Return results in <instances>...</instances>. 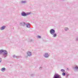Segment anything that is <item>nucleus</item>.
I'll return each instance as SVG.
<instances>
[{"instance_id":"ddd939ff","label":"nucleus","mask_w":78,"mask_h":78,"mask_svg":"<svg viewBox=\"0 0 78 78\" xmlns=\"http://www.w3.org/2000/svg\"><path fill=\"white\" fill-rule=\"evenodd\" d=\"M64 30H65V31H67V30H69V28H68L67 27H65Z\"/></svg>"},{"instance_id":"b1692460","label":"nucleus","mask_w":78,"mask_h":78,"mask_svg":"<svg viewBox=\"0 0 78 78\" xmlns=\"http://www.w3.org/2000/svg\"><path fill=\"white\" fill-rule=\"evenodd\" d=\"M67 70H69V69H67Z\"/></svg>"},{"instance_id":"aec40b11","label":"nucleus","mask_w":78,"mask_h":78,"mask_svg":"<svg viewBox=\"0 0 78 78\" xmlns=\"http://www.w3.org/2000/svg\"><path fill=\"white\" fill-rule=\"evenodd\" d=\"M2 62V58H0V62Z\"/></svg>"},{"instance_id":"1a4fd4ad","label":"nucleus","mask_w":78,"mask_h":78,"mask_svg":"<svg viewBox=\"0 0 78 78\" xmlns=\"http://www.w3.org/2000/svg\"><path fill=\"white\" fill-rule=\"evenodd\" d=\"M25 25H26L25 23H21V25L23 26V27H24Z\"/></svg>"},{"instance_id":"5701e85b","label":"nucleus","mask_w":78,"mask_h":78,"mask_svg":"<svg viewBox=\"0 0 78 78\" xmlns=\"http://www.w3.org/2000/svg\"><path fill=\"white\" fill-rule=\"evenodd\" d=\"M2 69H5V68H2Z\"/></svg>"},{"instance_id":"39448f33","label":"nucleus","mask_w":78,"mask_h":78,"mask_svg":"<svg viewBox=\"0 0 78 78\" xmlns=\"http://www.w3.org/2000/svg\"><path fill=\"white\" fill-rule=\"evenodd\" d=\"M43 56L46 58H48L49 57V55L48 53H45L44 54Z\"/></svg>"},{"instance_id":"f03ea898","label":"nucleus","mask_w":78,"mask_h":78,"mask_svg":"<svg viewBox=\"0 0 78 78\" xmlns=\"http://www.w3.org/2000/svg\"><path fill=\"white\" fill-rule=\"evenodd\" d=\"M31 12H27L26 13L25 12H22L21 13V15L22 16H23L25 17V16H28L30 14H31Z\"/></svg>"},{"instance_id":"423d86ee","label":"nucleus","mask_w":78,"mask_h":78,"mask_svg":"<svg viewBox=\"0 0 78 78\" xmlns=\"http://www.w3.org/2000/svg\"><path fill=\"white\" fill-rule=\"evenodd\" d=\"M27 56H31V53L30 52H27Z\"/></svg>"},{"instance_id":"9d476101","label":"nucleus","mask_w":78,"mask_h":78,"mask_svg":"<svg viewBox=\"0 0 78 78\" xmlns=\"http://www.w3.org/2000/svg\"><path fill=\"white\" fill-rule=\"evenodd\" d=\"M52 35H53L52 37H56V36H57V34H52Z\"/></svg>"},{"instance_id":"412c9836","label":"nucleus","mask_w":78,"mask_h":78,"mask_svg":"<svg viewBox=\"0 0 78 78\" xmlns=\"http://www.w3.org/2000/svg\"><path fill=\"white\" fill-rule=\"evenodd\" d=\"M38 38H41V36H38Z\"/></svg>"},{"instance_id":"a211bd4d","label":"nucleus","mask_w":78,"mask_h":78,"mask_svg":"<svg viewBox=\"0 0 78 78\" xmlns=\"http://www.w3.org/2000/svg\"><path fill=\"white\" fill-rule=\"evenodd\" d=\"M30 75L31 76H32V77H33V76H34V74H31Z\"/></svg>"},{"instance_id":"f8f14e48","label":"nucleus","mask_w":78,"mask_h":78,"mask_svg":"<svg viewBox=\"0 0 78 78\" xmlns=\"http://www.w3.org/2000/svg\"><path fill=\"white\" fill-rule=\"evenodd\" d=\"M13 58H19V56H16V55H14L13 56Z\"/></svg>"},{"instance_id":"4be33fe9","label":"nucleus","mask_w":78,"mask_h":78,"mask_svg":"<svg viewBox=\"0 0 78 78\" xmlns=\"http://www.w3.org/2000/svg\"><path fill=\"white\" fill-rule=\"evenodd\" d=\"M42 68H43V67H40V69H42Z\"/></svg>"},{"instance_id":"6e6552de","label":"nucleus","mask_w":78,"mask_h":78,"mask_svg":"<svg viewBox=\"0 0 78 78\" xmlns=\"http://www.w3.org/2000/svg\"><path fill=\"white\" fill-rule=\"evenodd\" d=\"M27 2L26 1H21V4H25Z\"/></svg>"},{"instance_id":"393cba45","label":"nucleus","mask_w":78,"mask_h":78,"mask_svg":"<svg viewBox=\"0 0 78 78\" xmlns=\"http://www.w3.org/2000/svg\"><path fill=\"white\" fill-rule=\"evenodd\" d=\"M31 41H32V40H31Z\"/></svg>"},{"instance_id":"f257e3e1","label":"nucleus","mask_w":78,"mask_h":78,"mask_svg":"<svg viewBox=\"0 0 78 78\" xmlns=\"http://www.w3.org/2000/svg\"><path fill=\"white\" fill-rule=\"evenodd\" d=\"M2 54L4 58H5L8 56V52L6 50H0V55Z\"/></svg>"},{"instance_id":"0eeeda50","label":"nucleus","mask_w":78,"mask_h":78,"mask_svg":"<svg viewBox=\"0 0 78 78\" xmlns=\"http://www.w3.org/2000/svg\"><path fill=\"white\" fill-rule=\"evenodd\" d=\"M5 28H6V26H3L2 27H1V28H0V30H5Z\"/></svg>"},{"instance_id":"f3484780","label":"nucleus","mask_w":78,"mask_h":78,"mask_svg":"<svg viewBox=\"0 0 78 78\" xmlns=\"http://www.w3.org/2000/svg\"><path fill=\"white\" fill-rule=\"evenodd\" d=\"M62 75L63 76H65V75H66V73H62Z\"/></svg>"},{"instance_id":"6ab92c4d","label":"nucleus","mask_w":78,"mask_h":78,"mask_svg":"<svg viewBox=\"0 0 78 78\" xmlns=\"http://www.w3.org/2000/svg\"><path fill=\"white\" fill-rule=\"evenodd\" d=\"M61 71L62 72H65V70H64V69H62L61 70Z\"/></svg>"},{"instance_id":"9b49d317","label":"nucleus","mask_w":78,"mask_h":78,"mask_svg":"<svg viewBox=\"0 0 78 78\" xmlns=\"http://www.w3.org/2000/svg\"><path fill=\"white\" fill-rule=\"evenodd\" d=\"M27 28H30V24H28L26 25Z\"/></svg>"},{"instance_id":"4468645a","label":"nucleus","mask_w":78,"mask_h":78,"mask_svg":"<svg viewBox=\"0 0 78 78\" xmlns=\"http://www.w3.org/2000/svg\"><path fill=\"white\" fill-rule=\"evenodd\" d=\"M6 70L5 69H1L2 72H4Z\"/></svg>"},{"instance_id":"2eb2a0df","label":"nucleus","mask_w":78,"mask_h":78,"mask_svg":"<svg viewBox=\"0 0 78 78\" xmlns=\"http://www.w3.org/2000/svg\"><path fill=\"white\" fill-rule=\"evenodd\" d=\"M74 70L75 72H78V69H74Z\"/></svg>"},{"instance_id":"7ed1b4c3","label":"nucleus","mask_w":78,"mask_h":78,"mask_svg":"<svg viewBox=\"0 0 78 78\" xmlns=\"http://www.w3.org/2000/svg\"><path fill=\"white\" fill-rule=\"evenodd\" d=\"M53 78H61V77L59 74L56 73L54 75Z\"/></svg>"},{"instance_id":"20e7f679","label":"nucleus","mask_w":78,"mask_h":78,"mask_svg":"<svg viewBox=\"0 0 78 78\" xmlns=\"http://www.w3.org/2000/svg\"><path fill=\"white\" fill-rule=\"evenodd\" d=\"M50 33L51 34H53L55 33V30L53 29H51L50 30Z\"/></svg>"},{"instance_id":"dca6fc26","label":"nucleus","mask_w":78,"mask_h":78,"mask_svg":"<svg viewBox=\"0 0 78 78\" xmlns=\"http://www.w3.org/2000/svg\"><path fill=\"white\" fill-rule=\"evenodd\" d=\"M73 69H78V66H76L73 67Z\"/></svg>"}]
</instances>
